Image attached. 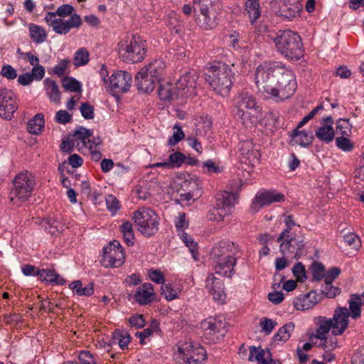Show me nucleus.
Returning <instances> with one entry per match:
<instances>
[{
    "mask_svg": "<svg viewBox=\"0 0 364 364\" xmlns=\"http://www.w3.org/2000/svg\"><path fill=\"white\" fill-rule=\"evenodd\" d=\"M62 84L66 90L75 92H80L82 91L80 82L73 77H64Z\"/></svg>",
    "mask_w": 364,
    "mask_h": 364,
    "instance_id": "obj_44",
    "label": "nucleus"
},
{
    "mask_svg": "<svg viewBox=\"0 0 364 364\" xmlns=\"http://www.w3.org/2000/svg\"><path fill=\"white\" fill-rule=\"evenodd\" d=\"M236 195L229 191H221L215 195V208L224 213V215H229L235 205Z\"/></svg>",
    "mask_w": 364,
    "mask_h": 364,
    "instance_id": "obj_22",
    "label": "nucleus"
},
{
    "mask_svg": "<svg viewBox=\"0 0 364 364\" xmlns=\"http://www.w3.org/2000/svg\"><path fill=\"white\" fill-rule=\"evenodd\" d=\"M336 146L343 151H350L353 147V143L347 137L339 136L336 139Z\"/></svg>",
    "mask_w": 364,
    "mask_h": 364,
    "instance_id": "obj_52",
    "label": "nucleus"
},
{
    "mask_svg": "<svg viewBox=\"0 0 364 364\" xmlns=\"http://www.w3.org/2000/svg\"><path fill=\"white\" fill-rule=\"evenodd\" d=\"M277 325V323L275 321L267 317H263L259 321V326L262 331L267 335L270 334Z\"/></svg>",
    "mask_w": 364,
    "mask_h": 364,
    "instance_id": "obj_50",
    "label": "nucleus"
},
{
    "mask_svg": "<svg viewBox=\"0 0 364 364\" xmlns=\"http://www.w3.org/2000/svg\"><path fill=\"white\" fill-rule=\"evenodd\" d=\"M30 36L36 43H41L46 39L47 34L43 28L38 25L31 23L29 25Z\"/></svg>",
    "mask_w": 364,
    "mask_h": 364,
    "instance_id": "obj_40",
    "label": "nucleus"
},
{
    "mask_svg": "<svg viewBox=\"0 0 364 364\" xmlns=\"http://www.w3.org/2000/svg\"><path fill=\"white\" fill-rule=\"evenodd\" d=\"M70 63V61L66 59L61 60L53 68V73L57 75L58 77H62L65 74V70Z\"/></svg>",
    "mask_w": 364,
    "mask_h": 364,
    "instance_id": "obj_60",
    "label": "nucleus"
},
{
    "mask_svg": "<svg viewBox=\"0 0 364 364\" xmlns=\"http://www.w3.org/2000/svg\"><path fill=\"white\" fill-rule=\"evenodd\" d=\"M350 316L353 319L358 318L361 315L362 297L357 294H352L348 300Z\"/></svg>",
    "mask_w": 364,
    "mask_h": 364,
    "instance_id": "obj_36",
    "label": "nucleus"
},
{
    "mask_svg": "<svg viewBox=\"0 0 364 364\" xmlns=\"http://www.w3.org/2000/svg\"><path fill=\"white\" fill-rule=\"evenodd\" d=\"M345 242L355 250H358L361 246L360 237L355 233L350 232L344 235Z\"/></svg>",
    "mask_w": 364,
    "mask_h": 364,
    "instance_id": "obj_57",
    "label": "nucleus"
},
{
    "mask_svg": "<svg viewBox=\"0 0 364 364\" xmlns=\"http://www.w3.org/2000/svg\"><path fill=\"white\" fill-rule=\"evenodd\" d=\"M161 289V294L168 301L175 299L178 296V290L174 289L171 284H163Z\"/></svg>",
    "mask_w": 364,
    "mask_h": 364,
    "instance_id": "obj_47",
    "label": "nucleus"
},
{
    "mask_svg": "<svg viewBox=\"0 0 364 364\" xmlns=\"http://www.w3.org/2000/svg\"><path fill=\"white\" fill-rule=\"evenodd\" d=\"M318 302V294L316 291H311L300 295L294 301V305L297 310L305 311L313 308Z\"/></svg>",
    "mask_w": 364,
    "mask_h": 364,
    "instance_id": "obj_28",
    "label": "nucleus"
},
{
    "mask_svg": "<svg viewBox=\"0 0 364 364\" xmlns=\"http://www.w3.org/2000/svg\"><path fill=\"white\" fill-rule=\"evenodd\" d=\"M284 223L286 225V229H284L281 232L280 235L279 236V237L277 240V242H282L286 237L287 238L289 237V235H291L289 234V232L295 226H297L298 228H299V225H296L295 223L292 215L287 216L284 219Z\"/></svg>",
    "mask_w": 364,
    "mask_h": 364,
    "instance_id": "obj_45",
    "label": "nucleus"
},
{
    "mask_svg": "<svg viewBox=\"0 0 364 364\" xmlns=\"http://www.w3.org/2000/svg\"><path fill=\"white\" fill-rule=\"evenodd\" d=\"M37 276L42 281H46L52 284H64L65 280L59 274H56L54 270L50 269H41L37 272Z\"/></svg>",
    "mask_w": 364,
    "mask_h": 364,
    "instance_id": "obj_35",
    "label": "nucleus"
},
{
    "mask_svg": "<svg viewBox=\"0 0 364 364\" xmlns=\"http://www.w3.org/2000/svg\"><path fill=\"white\" fill-rule=\"evenodd\" d=\"M294 329V324L293 323H288L281 327L277 333L274 336V341H288L291 336V333Z\"/></svg>",
    "mask_w": 364,
    "mask_h": 364,
    "instance_id": "obj_41",
    "label": "nucleus"
},
{
    "mask_svg": "<svg viewBox=\"0 0 364 364\" xmlns=\"http://www.w3.org/2000/svg\"><path fill=\"white\" fill-rule=\"evenodd\" d=\"M90 135L89 129L80 127L70 136L79 151L85 154H91Z\"/></svg>",
    "mask_w": 364,
    "mask_h": 364,
    "instance_id": "obj_20",
    "label": "nucleus"
},
{
    "mask_svg": "<svg viewBox=\"0 0 364 364\" xmlns=\"http://www.w3.org/2000/svg\"><path fill=\"white\" fill-rule=\"evenodd\" d=\"M292 273L299 282H304L306 279V269L301 262H297L292 268Z\"/></svg>",
    "mask_w": 364,
    "mask_h": 364,
    "instance_id": "obj_54",
    "label": "nucleus"
},
{
    "mask_svg": "<svg viewBox=\"0 0 364 364\" xmlns=\"http://www.w3.org/2000/svg\"><path fill=\"white\" fill-rule=\"evenodd\" d=\"M235 105V115L242 124L249 127L257 122L260 108L252 94L247 92H241L236 99Z\"/></svg>",
    "mask_w": 364,
    "mask_h": 364,
    "instance_id": "obj_4",
    "label": "nucleus"
},
{
    "mask_svg": "<svg viewBox=\"0 0 364 364\" xmlns=\"http://www.w3.org/2000/svg\"><path fill=\"white\" fill-rule=\"evenodd\" d=\"M245 10L252 23L255 22L260 16V6L258 0H247Z\"/></svg>",
    "mask_w": 364,
    "mask_h": 364,
    "instance_id": "obj_39",
    "label": "nucleus"
},
{
    "mask_svg": "<svg viewBox=\"0 0 364 364\" xmlns=\"http://www.w3.org/2000/svg\"><path fill=\"white\" fill-rule=\"evenodd\" d=\"M36 186L34 176L28 172H21L14 180V187L10 192V200L17 205L26 201L31 196Z\"/></svg>",
    "mask_w": 364,
    "mask_h": 364,
    "instance_id": "obj_7",
    "label": "nucleus"
},
{
    "mask_svg": "<svg viewBox=\"0 0 364 364\" xmlns=\"http://www.w3.org/2000/svg\"><path fill=\"white\" fill-rule=\"evenodd\" d=\"M181 188L185 191L200 193L198 180L195 178H191L189 180H185L181 184Z\"/></svg>",
    "mask_w": 364,
    "mask_h": 364,
    "instance_id": "obj_46",
    "label": "nucleus"
},
{
    "mask_svg": "<svg viewBox=\"0 0 364 364\" xmlns=\"http://www.w3.org/2000/svg\"><path fill=\"white\" fill-rule=\"evenodd\" d=\"M205 288L213 296V299L217 301H223L225 299L224 287L223 282L213 274L208 275L206 279Z\"/></svg>",
    "mask_w": 364,
    "mask_h": 364,
    "instance_id": "obj_25",
    "label": "nucleus"
},
{
    "mask_svg": "<svg viewBox=\"0 0 364 364\" xmlns=\"http://www.w3.org/2000/svg\"><path fill=\"white\" fill-rule=\"evenodd\" d=\"M179 235L186 245L189 248L190 252L192 253L193 257L196 259L195 252L198 250L197 243L193 241L191 236H189L186 232H184L183 231H181Z\"/></svg>",
    "mask_w": 364,
    "mask_h": 364,
    "instance_id": "obj_51",
    "label": "nucleus"
},
{
    "mask_svg": "<svg viewBox=\"0 0 364 364\" xmlns=\"http://www.w3.org/2000/svg\"><path fill=\"white\" fill-rule=\"evenodd\" d=\"M130 341L131 337L128 332L118 330L113 333L112 343V344H118L121 349L127 348Z\"/></svg>",
    "mask_w": 364,
    "mask_h": 364,
    "instance_id": "obj_38",
    "label": "nucleus"
},
{
    "mask_svg": "<svg viewBox=\"0 0 364 364\" xmlns=\"http://www.w3.org/2000/svg\"><path fill=\"white\" fill-rule=\"evenodd\" d=\"M203 172L208 173H218L222 171L223 168L212 160L205 161L203 166Z\"/></svg>",
    "mask_w": 364,
    "mask_h": 364,
    "instance_id": "obj_59",
    "label": "nucleus"
},
{
    "mask_svg": "<svg viewBox=\"0 0 364 364\" xmlns=\"http://www.w3.org/2000/svg\"><path fill=\"white\" fill-rule=\"evenodd\" d=\"M165 68L166 65L164 61L161 60H155L141 68V73L147 72L151 77L156 78L159 82L161 76L164 75Z\"/></svg>",
    "mask_w": 364,
    "mask_h": 364,
    "instance_id": "obj_31",
    "label": "nucleus"
},
{
    "mask_svg": "<svg viewBox=\"0 0 364 364\" xmlns=\"http://www.w3.org/2000/svg\"><path fill=\"white\" fill-rule=\"evenodd\" d=\"M89 51L85 48H81L75 53L73 63L76 67L82 66L89 62Z\"/></svg>",
    "mask_w": 364,
    "mask_h": 364,
    "instance_id": "obj_42",
    "label": "nucleus"
},
{
    "mask_svg": "<svg viewBox=\"0 0 364 364\" xmlns=\"http://www.w3.org/2000/svg\"><path fill=\"white\" fill-rule=\"evenodd\" d=\"M185 160V156L181 152H175L169 156V164L172 168L179 167Z\"/></svg>",
    "mask_w": 364,
    "mask_h": 364,
    "instance_id": "obj_58",
    "label": "nucleus"
},
{
    "mask_svg": "<svg viewBox=\"0 0 364 364\" xmlns=\"http://www.w3.org/2000/svg\"><path fill=\"white\" fill-rule=\"evenodd\" d=\"M132 219L138 230L146 237L155 235L159 230V217L150 208H141L134 212Z\"/></svg>",
    "mask_w": 364,
    "mask_h": 364,
    "instance_id": "obj_8",
    "label": "nucleus"
},
{
    "mask_svg": "<svg viewBox=\"0 0 364 364\" xmlns=\"http://www.w3.org/2000/svg\"><path fill=\"white\" fill-rule=\"evenodd\" d=\"M135 80L138 90L144 93H149L154 90L155 85L159 81L145 72L141 73V70L136 75Z\"/></svg>",
    "mask_w": 364,
    "mask_h": 364,
    "instance_id": "obj_26",
    "label": "nucleus"
},
{
    "mask_svg": "<svg viewBox=\"0 0 364 364\" xmlns=\"http://www.w3.org/2000/svg\"><path fill=\"white\" fill-rule=\"evenodd\" d=\"M205 80L219 95L226 96L232 87L234 73L226 64L213 65Z\"/></svg>",
    "mask_w": 364,
    "mask_h": 364,
    "instance_id": "obj_5",
    "label": "nucleus"
},
{
    "mask_svg": "<svg viewBox=\"0 0 364 364\" xmlns=\"http://www.w3.org/2000/svg\"><path fill=\"white\" fill-rule=\"evenodd\" d=\"M158 95L159 98L164 101H171L181 97L176 85L168 82L160 85Z\"/></svg>",
    "mask_w": 364,
    "mask_h": 364,
    "instance_id": "obj_32",
    "label": "nucleus"
},
{
    "mask_svg": "<svg viewBox=\"0 0 364 364\" xmlns=\"http://www.w3.org/2000/svg\"><path fill=\"white\" fill-rule=\"evenodd\" d=\"M336 130L343 136H349L351 133L349 119H339L336 122Z\"/></svg>",
    "mask_w": 364,
    "mask_h": 364,
    "instance_id": "obj_48",
    "label": "nucleus"
},
{
    "mask_svg": "<svg viewBox=\"0 0 364 364\" xmlns=\"http://www.w3.org/2000/svg\"><path fill=\"white\" fill-rule=\"evenodd\" d=\"M149 277L152 282L156 284H164L165 282L164 274L158 269H150Z\"/></svg>",
    "mask_w": 364,
    "mask_h": 364,
    "instance_id": "obj_62",
    "label": "nucleus"
},
{
    "mask_svg": "<svg viewBox=\"0 0 364 364\" xmlns=\"http://www.w3.org/2000/svg\"><path fill=\"white\" fill-rule=\"evenodd\" d=\"M178 352L182 355L186 364H204L206 360L205 349L192 342H185L178 345Z\"/></svg>",
    "mask_w": 364,
    "mask_h": 364,
    "instance_id": "obj_14",
    "label": "nucleus"
},
{
    "mask_svg": "<svg viewBox=\"0 0 364 364\" xmlns=\"http://www.w3.org/2000/svg\"><path fill=\"white\" fill-rule=\"evenodd\" d=\"M44 117L43 114H36L31 119H30L27 124L28 131L31 134H38L42 131L44 127Z\"/></svg>",
    "mask_w": 364,
    "mask_h": 364,
    "instance_id": "obj_37",
    "label": "nucleus"
},
{
    "mask_svg": "<svg viewBox=\"0 0 364 364\" xmlns=\"http://www.w3.org/2000/svg\"><path fill=\"white\" fill-rule=\"evenodd\" d=\"M239 252V247L233 242L228 240H223L217 243L212 249L213 259L235 257Z\"/></svg>",
    "mask_w": 364,
    "mask_h": 364,
    "instance_id": "obj_21",
    "label": "nucleus"
},
{
    "mask_svg": "<svg viewBox=\"0 0 364 364\" xmlns=\"http://www.w3.org/2000/svg\"><path fill=\"white\" fill-rule=\"evenodd\" d=\"M258 92L265 98L284 100L289 98L296 89L294 72L279 62H265L255 73Z\"/></svg>",
    "mask_w": 364,
    "mask_h": 364,
    "instance_id": "obj_1",
    "label": "nucleus"
},
{
    "mask_svg": "<svg viewBox=\"0 0 364 364\" xmlns=\"http://www.w3.org/2000/svg\"><path fill=\"white\" fill-rule=\"evenodd\" d=\"M173 129L174 132L172 136L170 137L168 140V144L171 146H175L185 137V134L180 126L176 124L173 127Z\"/></svg>",
    "mask_w": 364,
    "mask_h": 364,
    "instance_id": "obj_49",
    "label": "nucleus"
},
{
    "mask_svg": "<svg viewBox=\"0 0 364 364\" xmlns=\"http://www.w3.org/2000/svg\"><path fill=\"white\" fill-rule=\"evenodd\" d=\"M350 311L347 307L338 306L331 318L333 325V335H342L349 324Z\"/></svg>",
    "mask_w": 364,
    "mask_h": 364,
    "instance_id": "obj_19",
    "label": "nucleus"
},
{
    "mask_svg": "<svg viewBox=\"0 0 364 364\" xmlns=\"http://www.w3.org/2000/svg\"><path fill=\"white\" fill-rule=\"evenodd\" d=\"M154 296L153 286L150 283H144L140 286L134 295L136 301L141 305L151 302Z\"/></svg>",
    "mask_w": 364,
    "mask_h": 364,
    "instance_id": "obj_29",
    "label": "nucleus"
},
{
    "mask_svg": "<svg viewBox=\"0 0 364 364\" xmlns=\"http://www.w3.org/2000/svg\"><path fill=\"white\" fill-rule=\"evenodd\" d=\"M17 103L14 92L8 89L0 90V116L11 119L17 109Z\"/></svg>",
    "mask_w": 364,
    "mask_h": 364,
    "instance_id": "obj_17",
    "label": "nucleus"
},
{
    "mask_svg": "<svg viewBox=\"0 0 364 364\" xmlns=\"http://www.w3.org/2000/svg\"><path fill=\"white\" fill-rule=\"evenodd\" d=\"M324 266L319 262H314L311 266V272L314 280L320 281L325 278Z\"/></svg>",
    "mask_w": 364,
    "mask_h": 364,
    "instance_id": "obj_53",
    "label": "nucleus"
},
{
    "mask_svg": "<svg viewBox=\"0 0 364 364\" xmlns=\"http://www.w3.org/2000/svg\"><path fill=\"white\" fill-rule=\"evenodd\" d=\"M117 52L119 58L124 63L141 62L147 52L146 41L136 35L127 37L118 43Z\"/></svg>",
    "mask_w": 364,
    "mask_h": 364,
    "instance_id": "obj_3",
    "label": "nucleus"
},
{
    "mask_svg": "<svg viewBox=\"0 0 364 364\" xmlns=\"http://www.w3.org/2000/svg\"><path fill=\"white\" fill-rule=\"evenodd\" d=\"M279 242V250L287 258L297 259L305 254V245L302 236L291 234L289 237H286Z\"/></svg>",
    "mask_w": 364,
    "mask_h": 364,
    "instance_id": "obj_15",
    "label": "nucleus"
},
{
    "mask_svg": "<svg viewBox=\"0 0 364 364\" xmlns=\"http://www.w3.org/2000/svg\"><path fill=\"white\" fill-rule=\"evenodd\" d=\"M214 260L216 263L215 266V271L216 274L228 277H232L234 271V267L236 264L235 257H221L214 259Z\"/></svg>",
    "mask_w": 364,
    "mask_h": 364,
    "instance_id": "obj_27",
    "label": "nucleus"
},
{
    "mask_svg": "<svg viewBox=\"0 0 364 364\" xmlns=\"http://www.w3.org/2000/svg\"><path fill=\"white\" fill-rule=\"evenodd\" d=\"M71 119V115L65 110H60L55 115L56 122L63 124L68 123Z\"/></svg>",
    "mask_w": 364,
    "mask_h": 364,
    "instance_id": "obj_63",
    "label": "nucleus"
},
{
    "mask_svg": "<svg viewBox=\"0 0 364 364\" xmlns=\"http://www.w3.org/2000/svg\"><path fill=\"white\" fill-rule=\"evenodd\" d=\"M239 150L242 156L247 158L250 163H255L259 160V153L253 150L251 141H245L240 143Z\"/></svg>",
    "mask_w": 364,
    "mask_h": 364,
    "instance_id": "obj_33",
    "label": "nucleus"
},
{
    "mask_svg": "<svg viewBox=\"0 0 364 364\" xmlns=\"http://www.w3.org/2000/svg\"><path fill=\"white\" fill-rule=\"evenodd\" d=\"M226 322L221 316L208 317L200 323L202 336L215 342L226 332Z\"/></svg>",
    "mask_w": 364,
    "mask_h": 364,
    "instance_id": "obj_10",
    "label": "nucleus"
},
{
    "mask_svg": "<svg viewBox=\"0 0 364 364\" xmlns=\"http://www.w3.org/2000/svg\"><path fill=\"white\" fill-rule=\"evenodd\" d=\"M197 74L195 71H188L178 80L176 88L181 97H188L196 95Z\"/></svg>",
    "mask_w": 364,
    "mask_h": 364,
    "instance_id": "obj_18",
    "label": "nucleus"
},
{
    "mask_svg": "<svg viewBox=\"0 0 364 364\" xmlns=\"http://www.w3.org/2000/svg\"><path fill=\"white\" fill-rule=\"evenodd\" d=\"M44 19L56 33L60 35L68 33L71 28H78L82 23L81 18L77 14H73L68 20H64L58 18L54 12H47Z\"/></svg>",
    "mask_w": 364,
    "mask_h": 364,
    "instance_id": "obj_11",
    "label": "nucleus"
},
{
    "mask_svg": "<svg viewBox=\"0 0 364 364\" xmlns=\"http://www.w3.org/2000/svg\"><path fill=\"white\" fill-rule=\"evenodd\" d=\"M322 292L328 298H334L341 292V289L332 285V283L325 282L322 287Z\"/></svg>",
    "mask_w": 364,
    "mask_h": 364,
    "instance_id": "obj_55",
    "label": "nucleus"
},
{
    "mask_svg": "<svg viewBox=\"0 0 364 364\" xmlns=\"http://www.w3.org/2000/svg\"><path fill=\"white\" fill-rule=\"evenodd\" d=\"M272 4L274 12L288 21L299 18L303 9L299 0H274Z\"/></svg>",
    "mask_w": 364,
    "mask_h": 364,
    "instance_id": "obj_12",
    "label": "nucleus"
},
{
    "mask_svg": "<svg viewBox=\"0 0 364 364\" xmlns=\"http://www.w3.org/2000/svg\"><path fill=\"white\" fill-rule=\"evenodd\" d=\"M291 137L294 144L304 147L310 145L313 140V134L311 132H306L304 130L299 131L297 129L293 132Z\"/></svg>",
    "mask_w": 364,
    "mask_h": 364,
    "instance_id": "obj_34",
    "label": "nucleus"
},
{
    "mask_svg": "<svg viewBox=\"0 0 364 364\" xmlns=\"http://www.w3.org/2000/svg\"><path fill=\"white\" fill-rule=\"evenodd\" d=\"M351 364H364V348L356 350L352 357Z\"/></svg>",
    "mask_w": 364,
    "mask_h": 364,
    "instance_id": "obj_64",
    "label": "nucleus"
},
{
    "mask_svg": "<svg viewBox=\"0 0 364 364\" xmlns=\"http://www.w3.org/2000/svg\"><path fill=\"white\" fill-rule=\"evenodd\" d=\"M107 209L114 214L120 208V204L117 198L113 195H109L105 198Z\"/></svg>",
    "mask_w": 364,
    "mask_h": 364,
    "instance_id": "obj_56",
    "label": "nucleus"
},
{
    "mask_svg": "<svg viewBox=\"0 0 364 364\" xmlns=\"http://www.w3.org/2000/svg\"><path fill=\"white\" fill-rule=\"evenodd\" d=\"M43 85L46 94L50 102L59 104L61 99L59 87L56 82L49 77L43 80Z\"/></svg>",
    "mask_w": 364,
    "mask_h": 364,
    "instance_id": "obj_30",
    "label": "nucleus"
},
{
    "mask_svg": "<svg viewBox=\"0 0 364 364\" xmlns=\"http://www.w3.org/2000/svg\"><path fill=\"white\" fill-rule=\"evenodd\" d=\"M121 232L126 243L129 246L134 244V232L132 225L130 222L124 223L120 227Z\"/></svg>",
    "mask_w": 364,
    "mask_h": 364,
    "instance_id": "obj_43",
    "label": "nucleus"
},
{
    "mask_svg": "<svg viewBox=\"0 0 364 364\" xmlns=\"http://www.w3.org/2000/svg\"><path fill=\"white\" fill-rule=\"evenodd\" d=\"M316 331L314 336L321 341L326 342V334L331 331L333 335V325L331 318L326 316H317L314 318Z\"/></svg>",
    "mask_w": 364,
    "mask_h": 364,
    "instance_id": "obj_23",
    "label": "nucleus"
},
{
    "mask_svg": "<svg viewBox=\"0 0 364 364\" xmlns=\"http://www.w3.org/2000/svg\"><path fill=\"white\" fill-rule=\"evenodd\" d=\"M268 38L274 43L277 50L286 58L298 60L303 56L301 37L290 30L269 33Z\"/></svg>",
    "mask_w": 364,
    "mask_h": 364,
    "instance_id": "obj_2",
    "label": "nucleus"
},
{
    "mask_svg": "<svg viewBox=\"0 0 364 364\" xmlns=\"http://www.w3.org/2000/svg\"><path fill=\"white\" fill-rule=\"evenodd\" d=\"M218 0H194L193 10L200 27L208 30L216 26L215 14L211 9Z\"/></svg>",
    "mask_w": 364,
    "mask_h": 364,
    "instance_id": "obj_9",
    "label": "nucleus"
},
{
    "mask_svg": "<svg viewBox=\"0 0 364 364\" xmlns=\"http://www.w3.org/2000/svg\"><path fill=\"white\" fill-rule=\"evenodd\" d=\"M285 196L275 190H269L258 192L251 205V209L254 212H257L264 206L269 205L274 203H280L284 201Z\"/></svg>",
    "mask_w": 364,
    "mask_h": 364,
    "instance_id": "obj_16",
    "label": "nucleus"
},
{
    "mask_svg": "<svg viewBox=\"0 0 364 364\" xmlns=\"http://www.w3.org/2000/svg\"><path fill=\"white\" fill-rule=\"evenodd\" d=\"M125 261V253L120 242L113 240L104 247L100 262L105 267H119Z\"/></svg>",
    "mask_w": 364,
    "mask_h": 364,
    "instance_id": "obj_13",
    "label": "nucleus"
},
{
    "mask_svg": "<svg viewBox=\"0 0 364 364\" xmlns=\"http://www.w3.org/2000/svg\"><path fill=\"white\" fill-rule=\"evenodd\" d=\"M130 326L136 328H143L145 326V320L142 315L136 314L129 318Z\"/></svg>",
    "mask_w": 364,
    "mask_h": 364,
    "instance_id": "obj_61",
    "label": "nucleus"
},
{
    "mask_svg": "<svg viewBox=\"0 0 364 364\" xmlns=\"http://www.w3.org/2000/svg\"><path fill=\"white\" fill-rule=\"evenodd\" d=\"M333 124V119L331 116L324 118L321 122V126L315 132L316 136L326 143L332 141L335 136Z\"/></svg>",
    "mask_w": 364,
    "mask_h": 364,
    "instance_id": "obj_24",
    "label": "nucleus"
},
{
    "mask_svg": "<svg viewBox=\"0 0 364 364\" xmlns=\"http://www.w3.org/2000/svg\"><path fill=\"white\" fill-rule=\"evenodd\" d=\"M95 70L99 73L100 79L106 85L108 84L111 90L114 93H123L129 90L132 85V75L127 71L117 70L114 72L109 80L108 70L105 63L101 62L96 63L94 67Z\"/></svg>",
    "mask_w": 364,
    "mask_h": 364,
    "instance_id": "obj_6",
    "label": "nucleus"
}]
</instances>
